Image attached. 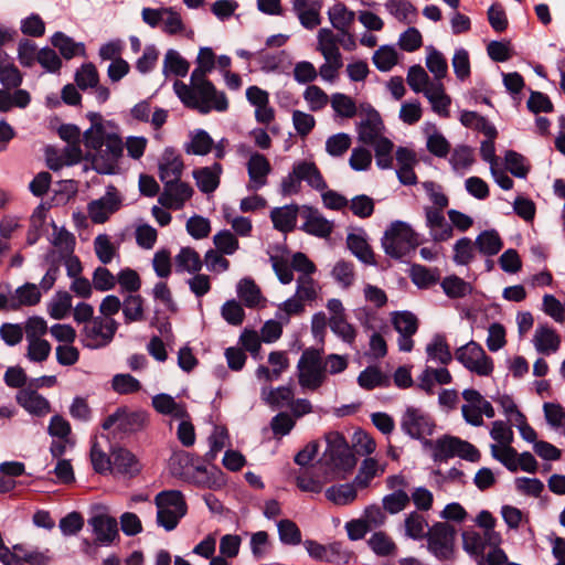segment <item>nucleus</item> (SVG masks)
Segmentation results:
<instances>
[{"label": "nucleus", "instance_id": "obj_1", "mask_svg": "<svg viewBox=\"0 0 565 565\" xmlns=\"http://www.w3.org/2000/svg\"><path fill=\"white\" fill-rule=\"evenodd\" d=\"M90 126L83 132V143L87 150L86 158L92 168L99 174H114L124 153V147L131 159H140L147 148L148 140L142 136H129L126 142L120 137V127L99 113H88Z\"/></svg>", "mask_w": 565, "mask_h": 565}, {"label": "nucleus", "instance_id": "obj_2", "mask_svg": "<svg viewBox=\"0 0 565 565\" xmlns=\"http://www.w3.org/2000/svg\"><path fill=\"white\" fill-rule=\"evenodd\" d=\"M173 88L185 107L200 114L205 115L212 110L222 113L228 109L225 93L217 90L214 84L199 71H192L190 84L177 81Z\"/></svg>", "mask_w": 565, "mask_h": 565}, {"label": "nucleus", "instance_id": "obj_3", "mask_svg": "<svg viewBox=\"0 0 565 565\" xmlns=\"http://www.w3.org/2000/svg\"><path fill=\"white\" fill-rule=\"evenodd\" d=\"M327 447L319 459L318 470H323L327 480L343 479L356 465L355 456L339 431L324 436Z\"/></svg>", "mask_w": 565, "mask_h": 565}, {"label": "nucleus", "instance_id": "obj_4", "mask_svg": "<svg viewBox=\"0 0 565 565\" xmlns=\"http://www.w3.org/2000/svg\"><path fill=\"white\" fill-rule=\"evenodd\" d=\"M52 226L51 244L53 247L43 257L45 274L41 279V285L44 290H51L54 287L61 274V257L74 253L76 245V238L73 233L65 227H58L54 223Z\"/></svg>", "mask_w": 565, "mask_h": 565}, {"label": "nucleus", "instance_id": "obj_5", "mask_svg": "<svg viewBox=\"0 0 565 565\" xmlns=\"http://www.w3.org/2000/svg\"><path fill=\"white\" fill-rule=\"evenodd\" d=\"M305 181L316 191L328 188L320 170L313 161L299 160L294 162L291 171L281 179L279 192L282 196H291L300 193L301 182Z\"/></svg>", "mask_w": 565, "mask_h": 565}, {"label": "nucleus", "instance_id": "obj_6", "mask_svg": "<svg viewBox=\"0 0 565 565\" xmlns=\"http://www.w3.org/2000/svg\"><path fill=\"white\" fill-rule=\"evenodd\" d=\"M0 111L6 113L13 107L26 108L31 102L28 90L19 88L23 82V75L12 63H4L0 71Z\"/></svg>", "mask_w": 565, "mask_h": 565}, {"label": "nucleus", "instance_id": "obj_7", "mask_svg": "<svg viewBox=\"0 0 565 565\" xmlns=\"http://www.w3.org/2000/svg\"><path fill=\"white\" fill-rule=\"evenodd\" d=\"M195 461L196 458L185 450L174 451L169 459L170 472L173 477L196 487H215L217 481L209 476L204 466L198 465Z\"/></svg>", "mask_w": 565, "mask_h": 565}, {"label": "nucleus", "instance_id": "obj_8", "mask_svg": "<svg viewBox=\"0 0 565 565\" xmlns=\"http://www.w3.org/2000/svg\"><path fill=\"white\" fill-rule=\"evenodd\" d=\"M321 349L307 348L297 363L298 384L303 392L318 391L327 381Z\"/></svg>", "mask_w": 565, "mask_h": 565}, {"label": "nucleus", "instance_id": "obj_9", "mask_svg": "<svg viewBox=\"0 0 565 565\" xmlns=\"http://www.w3.org/2000/svg\"><path fill=\"white\" fill-rule=\"evenodd\" d=\"M419 244V235L403 221L393 222L382 238V246L386 255L396 259L406 256Z\"/></svg>", "mask_w": 565, "mask_h": 565}, {"label": "nucleus", "instance_id": "obj_10", "mask_svg": "<svg viewBox=\"0 0 565 565\" xmlns=\"http://www.w3.org/2000/svg\"><path fill=\"white\" fill-rule=\"evenodd\" d=\"M157 524L170 532L188 512L184 495L179 490H163L154 497Z\"/></svg>", "mask_w": 565, "mask_h": 565}, {"label": "nucleus", "instance_id": "obj_11", "mask_svg": "<svg viewBox=\"0 0 565 565\" xmlns=\"http://www.w3.org/2000/svg\"><path fill=\"white\" fill-rule=\"evenodd\" d=\"M147 424V412L140 409L131 411L122 406L104 419L102 428L110 431L114 437L122 438L142 430Z\"/></svg>", "mask_w": 565, "mask_h": 565}, {"label": "nucleus", "instance_id": "obj_12", "mask_svg": "<svg viewBox=\"0 0 565 565\" xmlns=\"http://www.w3.org/2000/svg\"><path fill=\"white\" fill-rule=\"evenodd\" d=\"M119 323L110 317L96 316L79 332L81 343L89 350H99L111 343Z\"/></svg>", "mask_w": 565, "mask_h": 565}, {"label": "nucleus", "instance_id": "obj_13", "mask_svg": "<svg viewBox=\"0 0 565 565\" xmlns=\"http://www.w3.org/2000/svg\"><path fill=\"white\" fill-rule=\"evenodd\" d=\"M456 531L447 522H436L428 529L427 550L439 561H451L455 557Z\"/></svg>", "mask_w": 565, "mask_h": 565}, {"label": "nucleus", "instance_id": "obj_14", "mask_svg": "<svg viewBox=\"0 0 565 565\" xmlns=\"http://www.w3.org/2000/svg\"><path fill=\"white\" fill-rule=\"evenodd\" d=\"M401 429L412 439L423 441L425 445L427 437L431 436L436 428L435 419L431 415L422 408L408 406L401 417Z\"/></svg>", "mask_w": 565, "mask_h": 565}, {"label": "nucleus", "instance_id": "obj_15", "mask_svg": "<svg viewBox=\"0 0 565 565\" xmlns=\"http://www.w3.org/2000/svg\"><path fill=\"white\" fill-rule=\"evenodd\" d=\"M455 356L467 370L479 376H489L493 372V360L475 341L457 349Z\"/></svg>", "mask_w": 565, "mask_h": 565}, {"label": "nucleus", "instance_id": "obj_16", "mask_svg": "<svg viewBox=\"0 0 565 565\" xmlns=\"http://www.w3.org/2000/svg\"><path fill=\"white\" fill-rule=\"evenodd\" d=\"M316 50L323 56L324 63L320 65L318 75L323 81L334 82L339 71L343 67V58L340 47L334 46L331 33L323 32L320 43L317 42Z\"/></svg>", "mask_w": 565, "mask_h": 565}, {"label": "nucleus", "instance_id": "obj_17", "mask_svg": "<svg viewBox=\"0 0 565 565\" xmlns=\"http://www.w3.org/2000/svg\"><path fill=\"white\" fill-rule=\"evenodd\" d=\"M362 119L356 125L359 141L369 146L383 137L385 129L380 113L371 105H361Z\"/></svg>", "mask_w": 565, "mask_h": 565}, {"label": "nucleus", "instance_id": "obj_18", "mask_svg": "<svg viewBox=\"0 0 565 565\" xmlns=\"http://www.w3.org/2000/svg\"><path fill=\"white\" fill-rule=\"evenodd\" d=\"M121 206V198L115 186H108L104 196L88 203L87 212L95 224H104Z\"/></svg>", "mask_w": 565, "mask_h": 565}, {"label": "nucleus", "instance_id": "obj_19", "mask_svg": "<svg viewBox=\"0 0 565 565\" xmlns=\"http://www.w3.org/2000/svg\"><path fill=\"white\" fill-rule=\"evenodd\" d=\"M394 329L398 332L397 345L402 352H411L414 348L413 335L418 330V320L409 311H397L392 317Z\"/></svg>", "mask_w": 565, "mask_h": 565}, {"label": "nucleus", "instance_id": "obj_20", "mask_svg": "<svg viewBox=\"0 0 565 565\" xmlns=\"http://www.w3.org/2000/svg\"><path fill=\"white\" fill-rule=\"evenodd\" d=\"M194 193L193 188L181 180L163 184L158 202L169 210H181Z\"/></svg>", "mask_w": 565, "mask_h": 565}, {"label": "nucleus", "instance_id": "obj_21", "mask_svg": "<svg viewBox=\"0 0 565 565\" xmlns=\"http://www.w3.org/2000/svg\"><path fill=\"white\" fill-rule=\"evenodd\" d=\"M292 11L300 24L307 30H313L321 24V0H290Z\"/></svg>", "mask_w": 565, "mask_h": 565}, {"label": "nucleus", "instance_id": "obj_22", "mask_svg": "<svg viewBox=\"0 0 565 565\" xmlns=\"http://www.w3.org/2000/svg\"><path fill=\"white\" fill-rule=\"evenodd\" d=\"M424 212L426 226L428 227L429 235L435 243L446 242L452 237V225L446 221L443 211L425 206Z\"/></svg>", "mask_w": 565, "mask_h": 565}, {"label": "nucleus", "instance_id": "obj_23", "mask_svg": "<svg viewBox=\"0 0 565 565\" xmlns=\"http://www.w3.org/2000/svg\"><path fill=\"white\" fill-rule=\"evenodd\" d=\"M249 190H259L267 184V178L271 172L269 160L259 152H254L247 161Z\"/></svg>", "mask_w": 565, "mask_h": 565}, {"label": "nucleus", "instance_id": "obj_24", "mask_svg": "<svg viewBox=\"0 0 565 565\" xmlns=\"http://www.w3.org/2000/svg\"><path fill=\"white\" fill-rule=\"evenodd\" d=\"M184 163L179 153L167 148L159 162V178L163 184L181 180Z\"/></svg>", "mask_w": 565, "mask_h": 565}, {"label": "nucleus", "instance_id": "obj_25", "mask_svg": "<svg viewBox=\"0 0 565 565\" xmlns=\"http://www.w3.org/2000/svg\"><path fill=\"white\" fill-rule=\"evenodd\" d=\"M532 342L540 354L550 355L558 351L561 337L547 323H540L535 329Z\"/></svg>", "mask_w": 565, "mask_h": 565}, {"label": "nucleus", "instance_id": "obj_26", "mask_svg": "<svg viewBox=\"0 0 565 565\" xmlns=\"http://www.w3.org/2000/svg\"><path fill=\"white\" fill-rule=\"evenodd\" d=\"M465 404L461 406V414L465 422L471 426L480 427L484 424L481 417L482 395L475 388H466L461 393Z\"/></svg>", "mask_w": 565, "mask_h": 565}, {"label": "nucleus", "instance_id": "obj_27", "mask_svg": "<svg viewBox=\"0 0 565 565\" xmlns=\"http://www.w3.org/2000/svg\"><path fill=\"white\" fill-rule=\"evenodd\" d=\"M113 471L122 476L135 477L141 470V465L130 450L116 447L111 450Z\"/></svg>", "mask_w": 565, "mask_h": 565}, {"label": "nucleus", "instance_id": "obj_28", "mask_svg": "<svg viewBox=\"0 0 565 565\" xmlns=\"http://www.w3.org/2000/svg\"><path fill=\"white\" fill-rule=\"evenodd\" d=\"M303 546L309 556L316 561L339 563L343 558L342 545L338 542L323 545L313 540H306Z\"/></svg>", "mask_w": 565, "mask_h": 565}, {"label": "nucleus", "instance_id": "obj_29", "mask_svg": "<svg viewBox=\"0 0 565 565\" xmlns=\"http://www.w3.org/2000/svg\"><path fill=\"white\" fill-rule=\"evenodd\" d=\"M50 290H44L41 282L35 285L33 282H25L18 287L13 295H11V310H17L21 307H32L41 301L42 294Z\"/></svg>", "mask_w": 565, "mask_h": 565}, {"label": "nucleus", "instance_id": "obj_30", "mask_svg": "<svg viewBox=\"0 0 565 565\" xmlns=\"http://www.w3.org/2000/svg\"><path fill=\"white\" fill-rule=\"evenodd\" d=\"M223 168L218 162H214L210 167H202L194 169L192 172L193 179L199 188V190L203 193H212L220 185V178L222 174Z\"/></svg>", "mask_w": 565, "mask_h": 565}, {"label": "nucleus", "instance_id": "obj_31", "mask_svg": "<svg viewBox=\"0 0 565 565\" xmlns=\"http://www.w3.org/2000/svg\"><path fill=\"white\" fill-rule=\"evenodd\" d=\"M89 524L100 545L111 544L118 535L117 521L111 516L97 514L89 520Z\"/></svg>", "mask_w": 565, "mask_h": 565}, {"label": "nucleus", "instance_id": "obj_32", "mask_svg": "<svg viewBox=\"0 0 565 565\" xmlns=\"http://www.w3.org/2000/svg\"><path fill=\"white\" fill-rule=\"evenodd\" d=\"M17 402L34 416H45L51 412L49 401L35 391L22 390L17 394Z\"/></svg>", "mask_w": 565, "mask_h": 565}, {"label": "nucleus", "instance_id": "obj_33", "mask_svg": "<svg viewBox=\"0 0 565 565\" xmlns=\"http://www.w3.org/2000/svg\"><path fill=\"white\" fill-rule=\"evenodd\" d=\"M347 246L350 252L363 264L376 265L375 255L367 243L366 235L363 231L359 233H350L347 237Z\"/></svg>", "mask_w": 565, "mask_h": 565}, {"label": "nucleus", "instance_id": "obj_34", "mask_svg": "<svg viewBox=\"0 0 565 565\" xmlns=\"http://www.w3.org/2000/svg\"><path fill=\"white\" fill-rule=\"evenodd\" d=\"M298 211L299 209L297 204L274 207L270 211V220L274 228L282 233L294 231L297 223Z\"/></svg>", "mask_w": 565, "mask_h": 565}, {"label": "nucleus", "instance_id": "obj_35", "mask_svg": "<svg viewBox=\"0 0 565 565\" xmlns=\"http://www.w3.org/2000/svg\"><path fill=\"white\" fill-rule=\"evenodd\" d=\"M301 228L310 235L324 238L332 233L333 223L318 210L309 209Z\"/></svg>", "mask_w": 565, "mask_h": 565}, {"label": "nucleus", "instance_id": "obj_36", "mask_svg": "<svg viewBox=\"0 0 565 565\" xmlns=\"http://www.w3.org/2000/svg\"><path fill=\"white\" fill-rule=\"evenodd\" d=\"M212 137L203 129H195L189 135V141L184 143V151L193 156H206L213 149Z\"/></svg>", "mask_w": 565, "mask_h": 565}, {"label": "nucleus", "instance_id": "obj_37", "mask_svg": "<svg viewBox=\"0 0 565 565\" xmlns=\"http://www.w3.org/2000/svg\"><path fill=\"white\" fill-rule=\"evenodd\" d=\"M425 97L429 100L431 108L440 116L449 115L450 97L445 93L443 83L435 82L425 90Z\"/></svg>", "mask_w": 565, "mask_h": 565}, {"label": "nucleus", "instance_id": "obj_38", "mask_svg": "<svg viewBox=\"0 0 565 565\" xmlns=\"http://www.w3.org/2000/svg\"><path fill=\"white\" fill-rule=\"evenodd\" d=\"M458 437L444 435L435 441L426 440L425 447L433 450V459L435 461H446L456 457Z\"/></svg>", "mask_w": 565, "mask_h": 565}, {"label": "nucleus", "instance_id": "obj_39", "mask_svg": "<svg viewBox=\"0 0 565 565\" xmlns=\"http://www.w3.org/2000/svg\"><path fill=\"white\" fill-rule=\"evenodd\" d=\"M73 309L72 295L66 290H58L47 302V313L55 320L67 318Z\"/></svg>", "mask_w": 565, "mask_h": 565}, {"label": "nucleus", "instance_id": "obj_40", "mask_svg": "<svg viewBox=\"0 0 565 565\" xmlns=\"http://www.w3.org/2000/svg\"><path fill=\"white\" fill-rule=\"evenodd\" d=\"M51 43L65 60H71L76 55L85 56L86 54L84 43L75 42L72 38L60 31L52 35Z\"/></svg>", "mask_w": 565, "mask_h": 565}, {"label": "nucleus", "instance_id": "obj_41", "mask_svg": "<svg viewBox=\"0 0 565 565\" xmlns=\"http://www.w3.org/2000/svg\"><path fill=\"white\" fill-rule=\"evenodd\" d=\"M152 406L158 413L162 415H170L174 418L188 417V411L184 404L177 403L172 396L164 393L152 397Z\"/></svg>", "mask_w": 565, "mask_h": 565}, {"label": "nucleus", "instance_id": "obj_42", "mask_svg": "<svg viewBox=\"0 0 565 565\" xmlns=\"http://www.w3.org/2000/svg\"><path fill=\"white\" fill-rule=\"evenodd\" d=\"M177 273H199L202 268V260L199 253L192 247H182L174 257Z\"/></svg>", "mask_w": 565, "mask_h": 565}, {"label": "nucleus", "instance_id": "obj_43", "mask_svg": "<svg viewBox=\"0 0 565 565\" xmlns=\"http://www.w3.org/2000/svg\"><path fill=\"white\" fill-rule=\"evenodd\" d=\"M426 353L428 361H434L441 365H447L452 360L450 348L443 334H435L433 337L431 341L426 345Z\"/></svg>", "mask_w": 565, "mask_h": 565}, {"label": "nucleus", "instance_id": "obj_44", "mask_svg": "<svg viewBox=\"0 0 565 565\" xmlns=\"http://www.w3.org/2000/svg\"><path fill=\"white\" fill-rule=\"evenodd\" d=\"M328 18L331 25L338 32H345L353 24L355 13L349 10L342 2H337L328 10Z\"/></svg>", "mask_w": 565, "mask_h": 565}, {"label": "nucleus", "instance_id": "obj_45", "mask_svg": "<svg viewBox=\"0 0 565 565\" xmlns=\"http://www.w3.org/2000/svg\"><path fill=\"white\" fill-rule=\"evenodd\" d=\"M460 122L467 127L482 132L487 138H497L495 127L483 116L476 111L463 110L460 114Z\"/></svg>", "mask_w": 565, "mask_h": 565}, {"label": "nucleus", "instance_id": "obj_46", "mask_svg": "<svg viewBox=\"0 0 565 565\" xmlns=\"http://www.w3.org/2000/svg\"><path fill=\"white\" fill-rule=\"evenodd\" d=\"M475 244L479 253L488 257L497 255L503 247V242L495 230L481 232Z\"/></svg>", "mask_w": 565, "mask_h": 565}, {"label": "nucleus", "instance_id": "obj_47", "mask_svg": "<svg viewBox=\"0 0 565 565\" xmlns=\"http://www.w3.org/2000/svg\"><path fill=\"white\" fill-rule=\"evenodd\" d=\"M429 527L425 516L417 511L408 513L404 520L405 536L414 541L425 539Z\"/></svg>", "mask_w": 565, "mask_h": 565}, {"label": "nucleus", "instance_id": "obj_48", "mask_svg": "<svg viewBox=\"0 0 565 565\" xmlns=\"http://www.w3.org/2000/svg\"><path fill=\"white\" fill-rule=\"evenodd\" d=\"M190 68L189 62L181 54L170 49L166 52L162 65V73L168 77L170 75L184 77Z\"/></svg>", "mask_w": 565, "mask_h": 565}, {"label": "nucleus", "instance_id": "obj_49", "mask_svg": "<svg viewBox=\"0 0 565 565\" xmlns=\"http://www.w3.org/2000/svg\"><path fill=\"white\" fill-rule=\"evenodd\" d=\"M367 545L374 554L381 557L394 556L397 546L393 539L385 532H374L367 540Z\"/></svg>", "mask_w": 565, "mask_h": 565}, {"label": "nucleus", "instance_id": "obj_50", "mask_svg": "<svg viewBox=\"0 0 565 565\" xmlns=\"http://www.w3.org/2000/svg\"><path fill=\"white\" fill-rule=\"evenodd\" d=\"M47 212L49 207L43 203L34 209L30 217V226L26 233L28 245H34L40 239L46 222Z\"/></svg>", "mask_w": 565, "mask_h": 565}, {"label": "nucleus", "instance_id": "obj_51", "mask_svg": "<svg viewBox=\"0 0 565 565\" xmlns=\"http://www.w3.org/2000/svg\"><path fill=\"white\" fill-rule=\"evenodd\" d=\"M121 309L126 324L145 319L143 298L140 295L127 296L122 301Z\"/></svg>", "mask_w": 565, "mask_h": 565}, {"label": "nucleus", "instance_id": "obj_52", "mask_svg": "<svg viewBox=\"0 0 565 565\" xmlns=\"http://www.w3.org/2000/svg\"><path fill=\"white\" fill-rule=\"evenodd\" d=\"M94 252L103 265H108L118 257V248L107 234H99L94 238Z\"/></svg>", "mask_w": 565, "mask_h": 565}, {"label": "nucleus", "instance_id": "obj_53", "mask_svg": "<svg viewBox=\"0 0 565 565\" xmlns=\"http://www.w3.org/2000/svg\"><path fill=\"white\" fill-rule=\"evenodd\" d=\"M440 278L438 268H428L423 265L414 264L411 267V279L418 288H429Z\"/></svg>", "mask_w": 565, "mask_h": 565}, {"label": "nucleus", "instance_id": "obj_54", "mask_svg": "<svg viewBox=\"0 0 565 565\" xmlns=\"http://www.w3.org/2000/svg\"><path fill=\"white\" fill-rule=\"evenodd\" d=\"M294 396L295 393L292 387L285 385L263 391L264 401L273 408H281L285 406L289 407Z\"/></svg>", "mask_w": 565, "mask_h": 565}, {"label": "nucleus", "instance_id": "obj_55", "mask_svg": "<svg viewBox=\"0 0 565 565\" xmlns=\"http://www.w3.org/2000/svg\"><path fill=\"white\" fill-rule=\"evenodd\" d=\"M286 57L287 52L284 50L276 53L260 52L257 56V62L264 73H284Z\"/></svg>", "mask_w": 565, "mask_h": 565}, {"label": "nucleus", "instance_id": "obj_56", "mask_svg": "<svg viewBox=\"0 0 565 565\" xmlns=\"http://www.w3.org/2000/svg\"><path fill=\"white\" fill-rule=\"evenodd\" d=\"M321 475H315L311 470H305L297 477V486L301 491L320 493L324 483L331 480L326 479L323 470H319Z\"/></svg>", "mask_w": 565, "mask_h": 565}, {"label": "nucleus", "instance_id": "obj_57", "mask_svg": "<svg viewBox=\"0 0 565 565\" xmlns=\"http://www.w3.org/2000/svg\"><path fill=\"white\" fill-rule=\"evenodd\" d=\"M237 295L243 303L248 308H254L259 305L262 294L258 286L250 278H243L237 285Z\"/></svg>", "mask_w": 565, "mask_h": 565}, {"label": "nucleus", "instance_id": "obj_58", "mask_svg": "<svg viewBox=\"0 0 565 565\" xmlns=\"http://www.w3.org/2000/svg\"><path fill=\"white\" fill-rule=\"evenodd\" d=\"M452 260L456 265L467 266L469 265L475 256L477 246L469 237L459 238L454 245Z\"/></svg>", "mask_w": 565, "mask_h": 565}, {"label": "nucleus", "instance_id": "obj_59", "mask_svg": "<svg viewBox=\"0 0 565 565\" xmlns=\"http://www.w3.org/2000/svg\"><path fill=\"white\" fill-rule=\"evenodd\" d=\"M384 7L396 20L404 23L414 22L411 15H416V8L407 0H386Z\"/></svg>", "mask_w": 565, "mask_h": 565}, {"label": "nucleus", "instance_id": "obj_60", "mask_svg": "<svg viewBox=\"0 0 565 565\" xmlns=\"http://www.w3.org/2000/svg\"><path fill=\"white\" fill-rule=\"evenodd\" d=\"M372 61L379 71L388 72L397 64V52L392 45H382L374 52Z\"/></svg>", "mask_w": 565, "mask_h": 565}, {"label": "nucleus", "instance_id": "obj_61", "mask_svg": "<svg viewBox=\"0 0 565 565\" xmlns=\"http://www.w3.org/2000/svg\"><path fill=\"white\" fill-rule=\"evenodd\" d=\"M441 287L449 298H463L472 292V286L456 275L445 277Z\"/></svg>", "mask_w": 565, "mask_h": 565}, {"label": "nucleus", "instance_id": "obj_62", "mask_svg": "<svg viewBox=\"0 0 565 565\" xmlns=\"http://www.w3.org/2000/svg\"><path fill=\"white\" fill-rule=\"evenodd\" d=\"M326 497L334 504L345 505L355 500L356 490L353 484L349 483L332 486L326 490Z\"/></svg>", "mask_w": 565, "mask_h": 565}, {"label": "nucleus", "instance_id": "obj_63", "mask_svg": "<svg viewBox=\"0 0 565 565\" xmlns=\"http://www.w3.org/2000/svg\"><path fill=\"white\" fill-rule=\"evenodd\" d=\"M426 66L434 74L436 82H440L448 73L447 60L441 52L435 47H429L426 56Z\"/></svg>", "mask_w": 565, "mask_h": 565}, {"label": "nucleus", "instance_id": "obj_64", "mask_svg": "<svg viewBox=\"0 0 565 565\" xmlns=\"http://www.w3.org/2000/svg\"><path fill=\"white\" fill-rule=\"evenodd\" d=\"M492 457L500 461L508 470L515 472L518 470V452L511 445L499 446L492 444L490 446Z\"/></svg>", "mask_w": 565, "mask_h": 565}]
</instances>
